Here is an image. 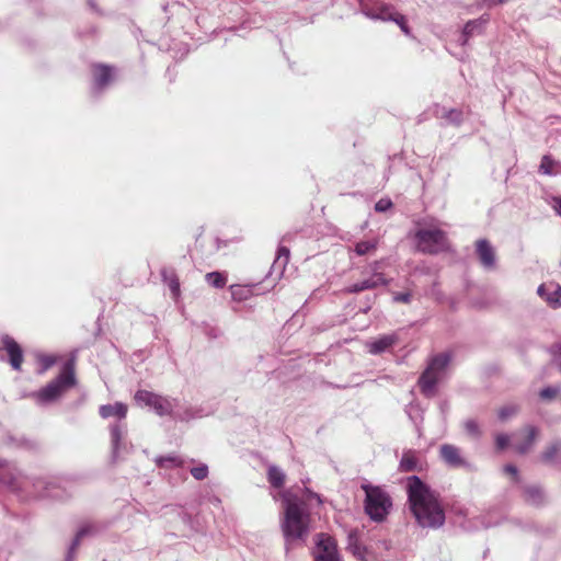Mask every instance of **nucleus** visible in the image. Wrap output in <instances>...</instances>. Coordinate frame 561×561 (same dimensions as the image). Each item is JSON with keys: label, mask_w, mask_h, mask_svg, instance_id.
<instances>
[{"label": "nucleus", "mask_w": 561, "mask_h": 561, "mask_svg": "<svg viewBox=\"0 0 561 561\" xmlns=\"http://www.w3.org/2000/svg\"><path fill=\"white\" fill-rule=\"evenodd\" d=\"M283 502L284 517L282 519V530L286 542V549L295 546H301L309 534L310 514L306 507L307 501H317L321 504V497L318 493L308 488L304 490L299 486L290 488L278 494Z\"/></svg>", "instance_id": "obj_1"}, {"label": "nucleus", "mask_w": 561, "mask_h": 561, "mask_svg": "<svg viewBox=\"0 0 561 561\" xmlns=\"http://www.w3.org/2000/svg\"><path fill=\"white\" fill-rule=\"evenodd\" d=\"M407 493L410 510L420 526L436 529L444 525L446 517L439 495L420 477L407 479Z\"/></svg>", "instance_id": "obj_2"}, {"label": "nucleus", "mask_w": 561, "mask_h": 561, "mask_svg": "<svg viewBox=\"0 0 561 561\" xmlns=\"http://www.w3.org/2000/svg\"><path fill=\"white\" fill-rule=\"evenodd\" d=\"M360 488L365 492V513L376 523L383 522L392 508L389 493L381 486L370 483H363Z\"/></svg>", "instance_id": "obj_3"}, {"label": "nucleus", "mask_w": 561, "mask_h": 561, "mask_svg": "<svg viewBox=\"0 0 561 561\" xmlns=\"http://www.w3.org/2000/svg\"><path fill=\"white\" fill-rule=\"evenodd\" d=\"M76 364L75 359L70 358L64 365L60 374L54 380H51L44 388L39 389L34 397L39 402H49L62 394L66 389H69L76 385Z\"/></svg>", "instance_id": "obj_4"}, {"label": "nucleus", "mask_w": 561, "mask_h": 561, "mask_svg": "<svg viewBox=\"0 0 561 561\" xmlns=\"http://www.w3.org/2000/svg\"><path fill=\"white\" fill-rule=\"evenodd\" d=\"M416 248L425 254H438L449 250L447 233L435 227L420 228L415 231Z\"/></svg>", "instance_id": "obj_5"}, {"label": "nucleus", "mask_w": 561, "mask_h": 561, "mask_svg": "<svg viewBox=\"0 0 561 561\" xmlns=\"http://www.w3.org/2000/svg\"><path fill=\"white\" fill-rule=\"evenodd\" d=\"M449 362L450 355L447 353L438 354L431 359L427 368L419 379V385L424 396L430 398L435 394L436 385L449 365Z\"/></svg>", "instance_id": "obj_6"}, {"label": "nucleus", "mask_w": 561, "mask_h": 561, "mask_svg": "<svg viewBox=\"0 0 561 561\" xmlns=\"http://www.w3.org/2000/svg\"><path fill=\"white\" fill-rule=\"evenodd\" d=\"M360 11L366 18L382 22H390L397 12L392 4L383 0H362Z\"/></svg>", "instance_id": "obj_7"}, {"label": "nucleus", "mask_w": 561, "mask_h": 561, "mask_svg": "<svg viewBox=\"0 0 561 561\" xmlns=\"http://www.w3.org/2000/svg\"><path fill=\"white\" fill-rule=\"evenodd\" d=\"M135 401L139 405L152 408L160 416L170 415L173 411V405L168 398L147 390H138L135 393Z\"/></svg>", "instance_id": "obj_8"}, {"label": "nucleus", "mask_w": 561, "mask_h": 561, "mask_svg": "<svg viewBox=\"0 0 561 561\" xmlns=\"http://www.w3.org/2000/svg\"><path fill=\"white\" fill-rule=\"evenodd\" d=\"M313 556L316 561H341L335 540L325 534H318Z\"/></svg>", "instance_id": "obj_9"}, {"label": "nucleus", "mask_w": 561, "mask_h": 561, "mask_svg": "<svg viewBox=\"0 0 561 561\" xmlns=\"http://www.w3.org/2000/svg\"><path fill=\"white\" fill-rule=\"evenodd\" d=\"M476 255L480 265L485 271H494L496 268L497 257L494 247L488 239H479L474 243Z\"/></svg>", "instance_id": "obj_10"}, {"label": "nucleus", "mask_w": 561, "mask_h": 561, "mask_svg": "<svg viewBox=\"0 0 561 561\" xmlns=\"http://www.w3.org/2000/svg\"><path fill=\"white\" fill-rule=\"evenodd\" d=\"M2 350L5 351L9 363L14 370H21L23 364V350L20 344L10 335H4L1 339Z\"/></svg>", "instance_id": "obj_11"}, {"label": "nucleus", "mask_w": 561, "mask_h": 561, "mask_svg": "<svg viewBox=\"0 0 561 561\" xmlns=\"http://www.w3.org/2000/svg\"><path fill=\"white\" fill-rule=\"evenodd\" d=\"M489 21V14H483L479 19L468 21L458 39L459 44L466 46L471 37L482 34Z\"/></svg>", "instance_id": "obj_12"}, {"label": "nucleus", "mask_w": 561, "mask_h": 561, "mask_svg": "<svg viewBox=\"0 0 561 561\" xmlns=\"http://www.w3.org/2000/svg\"><path fill=\"white\" fill-rule=\"evenodd\" d=\"M399 342L398 333L385 334L373 341L367 342L368 352L373 355H379L390 351Z\"/></svg>", "instance_id": "obj_13"}, {"label": "nucleus", "mask_w": 561, "mask_h": 561, "mask_svg": "<svg viewBox=\"0 0 561 561\" xmlns=\"http://www.w3.org/2000/svg\"><path fill=\"white\" fill-rule=\"evenodd\" d=\"M388 284L389 279L386 278L385 274H375L360 282L354 283L346 288V291L350 294H357L364 290L375 289L379 286H387Z\"/></svg>", "instance_id": "obj_14"}, {"label": "nucleus", "mask_w": 561, "mask_h": 561, "mask_svg": "<svg viewBox=\"0 0 561 561\" xmlns=\"http://www.w3.org/2000/svg\"><path fill=\"white\" fill-rule=\"evenodd\" d=\"M538 431L535 426H527L525 430L515 434L514 448L519 454H525L529 450L537 437Z\"/></svg>", "instance_id": "obj_15"}, {"label": "nucleus", "mask_w": 561, "mask_h": 561, "mask_svg": "<svg viewBox=\"0 0 561 561\" xmlns=\"http://www.w3.org/2000/svg\"><path fill=\"white\" fill-rule=\"evenodd\" d=\"M537 294L552 308L561 307V286L553 283L541 284L537 289Z\"/></svg>", "instance_id": "obj_16"}, {"label": "nucleus", "mask_w": 561, "mask_h": 561, "mask_svg": "<svg viewBox=\"0 0 561 561\" xmlns=\"http://www.w3.org/2000/svg\"><path fill=\"white\" fill-rule=\"evenodd\" d=\"M440 458L444 462L454 468L466 466L465 459L461 457L460 449L450 444H444L439 448Z\"/></svg>", "instance_id": "obj_17"}, {"label": "nucleus", "mask_w": 561, "mask_h": 561, "mask_svg": "<svg viewBox=\"0 0 561 561\" xmlns=\"http://www.w3.org/2000/svg\"><path fill=\"white\" fill-rule=\"evenodd\" d=\"M91 70L94 84L98 89H103L111 82L113 76L112 67L103 64H95L92 66Z\"/></svg>", "instance_id": "obj_18"}, {"label": "nucleus", "mask_w": 561, "mask_h": 561, "mask_svg": "<svg viewBox=\"0 0 561 561\" xmlns=\"http://www.w3.org/2000/svg\"><path fill=\"white\" fill-rule=\"evenodd\" d=\"M289 249L283 244L278 247L276 259L274 260L271 266V275H275V277H280L286 268V265L289 262Z\"/></svg>", "instance_id": "obj_19"}, {"label": "nucleus", "mask_w": 561, "mask_h": 561, "mask_svg": "<svg viewBox=\"0 0 561 561\" xmlns=\"http://www.w3.org/2000/svg\"><path fill=\"white\" fill-rule=\"evenodd\" d=\"M127 405L122 402H116L114 404H104L101 405L99 409V413L103 419H108L111 416L125 419L127 415Z\"/></svg>", "instance_id": "obj_20"}, {"label": "nucleus", "mask_w": 561, "mask_h": 561, "mask_svg": "<svg viewBox=\"0 0 561 561\" xmlns=\"http://www.w3.org/2000/svg\"><path fill=\"white\" fill-rule=\"evenodd\" d=\"M539 172L546 175L561 174V162L543 156L539 165Z\"/></svg>", "instance_id": "obj_21"}, {"label": "nucleus", "mask_w": 561, "mask_h": 561, "mask_svg": "<svg viewBox=\"0 0 561 561\" xmlns=\"http://www.w3.org/2000/svg\"><path fill=\"white\" fill-rule=\"evenodd\" d=\"M162 277L164 283L168 284L174 298L180 296V280L173 270H163Z\"/></svg>", "instance_id": "obj_22"}, {"label": "nucleus", "mask_w": 561, "mask_h": 561, "mask_svg": "<svg viewBox=\"0 0 561 561\" xmlns=\"http://www.w3.org/2000/svg\"><path fill=\"white\" fill-rule=\"evenodd\" d=\"M267 479L273 488L279 489L284 485L285 473L279 467L270 466L267 470Z\"/></svg>", "instance_id": "obj_23"}, {"label": "nucleus", "mask_w": 561, "mask_h": 561, "mask_svg": "<svg viewBox=\"0 0 561 561\" xmlns=\"http://www.w3.org/2000/svg\"><path fill=\"white\" fill-rule=\"evenodd\" d=\"M524 495L526 502L533 504V505H539L543 502V492L542 490L537 485H530L526 486L524 489Z\"/></svg>", "instance_id": "obj_24"}, {"label": "nucleus", "mask_w": 561, "mask_h": 561, "mask_svg": "<svg viewBox=\"0 0 561 561\" xmlns=\"http://www.w3.org/2000/svg\"><path fill=\"white\" fill-rule=\"evenodd\" d=\"M156 463L160 468L170 469L182 467L184 465V460L176 455L161 456L156 459Z\"/></svg>", "instance_id": "obj_25"}, {"label": "nucleus", "mask_w": 561, "mask_h": 561, "mask_svg": "<svg viewBox=\"0 0 561 561\" xmlns=\"http://www.w3.org/2000/svg\"><path fill=\"white\" fill-rule=\"evenodd\" d=\"M399 468L403 472L414 471L417 468V457L416 455L409 450L403 454Z\"/></svg>", "instance_id": "obj_26"}, {"label": "nucleus", "mask_w": 561, "mask_h": 561, "mask_svg": "<svg viewBox=\"0 0 561 561\" xmlns=\"http://www.w3.org/2000/svg\"><path fill=\"white\" fill-rule=\"evenodd\" d=\"M377 245H378L377 239L359 241L354 245V252L359 256L366 255V254H369L370 252L375 251L377 249Z\"/></svg>", "instance_id": "obj_27"}, {"label": "nucleus", "mask_w": 561, "mask_h": 561, "mask_svg": "<svg viewBox=\"0 0 561 561\" xmlns=\"http://www.w3.org/2000/svg\"><path fill=\"white\" fill-rule=\"evenodd\" d=\"M443 119L446 121L447 124L459 126L463 121V114L460 110L451 108V110H444V113L440 116Z\"/></svg>", "instance_id": "obj_28"}, {"label": "nucleus", "mask_w": 561, "mask_h": 561, "mask_svg": "<svg viewBox=\"0 0 561 561\" xmlns=\"http://www.w3.org/2000/svg\"><path fill=\"white\" fill-rule=\"evenodd\" d=\"M207 282L216 288H222L226 285V277L219 272L206 274Z\"/></svg>", "instance_id": "obj_29"}, {"label": "nucleus", "mask_w": 561, "mask_h": 561, "mask_svg": "<svg viewBox=\"0 0 561 561\" xmlns=\"http://www.w3.org/2000/svg\"><path fill=\"white\" fill-rule=\"evenodd\" d=\"M208 467L205 463H198L191 469V474L194 479L202 481L208 477Z\"/></svg>", "instance_id": "obj_30"}, {"label": "nucleus", "mask_w": 561, "mask_h": 561, "mask_svg": "<svg viewBox=\"0 0 561 561\" xmlns=\"http://www.w3.org/2000/svg\"><path fill=\"white\" fill-rule=\"evenodd\" d=\"M38 363L41 365L39 373H44L55 365L56 357L48 354L38 355Z\"/></svg>", "instance_id": "obj_31"}, {"label": "nucleus", "mask_w": 561, "mask_h": 561, "mask_svg": "<svg viewBox=\"0 0 561 561\" xmlns=\"http://www.w3.org/2000/svg\"><path fill=\"white\" fill-rule=\"evenodd\" d=\"M390 22H394L407 36H411V30L408 26L407 19L403 14L397 11Z\"/></svg>", "instance_id": "obj_32"}, {"label": "nucleus", "mask_w": 561, "mask_h": 561, "mask_svg": "<svg viewBox=\"0 0 561 561\" xmlns=\"http://www.w3.org/2000/svg\"><path fill=\"white\" fill-rule=\"evenodd\" d=\"M92 531V526H84L82 528L79 529V531L77 533L75 539H73V542L70 547V552H75L77 550V548L79 547L80 542H81V539L87 536L88 534H90Z\"/></svg>", "instance_id": "obj_33"}, {"label": "nucleus", "mask_w": 561, "mask_h": 561, "mask_svg": "<svg viewBox=\"0 0 561 561\" xmlns=\"http://www.w3.org/2000/svg\"><path fill=\"white\" fill-rule=\"evenodd\" d=\"M463 427H465L466 432L469 435H471V436H473L476 438L480 437L481 431H480V427H479V424H478L477 421H474V420H467L463 423Z\"/></svg>", "instance_id": "obj_34"}, {"label": "nucleus", "mask_w": 561, "mask_h": 561, "mask_svg": "<svg viewBox=\"0 0 561 561\" xmlns=\"http://www.w3.org/2000/svg\"><path fill=\"white\" fill-rule=\"evenodd\" d=\"M516 413H517L516 405H505L499 410V419L501 421H506L511 416L515 415Z\"/></svg>", "instance_id": "obj_35"}, {"label": "nucleus", "mask_w": 561, "mask_h": 561, "mask_svg": "<svg viewBox=\"0 0 561 561\" xmlns=\"http://www.w3.org/2000/svg\"><path fill=\"white\" fill-rule=\"evenodd\" d=\"M230 289L233 300L243 301L245 298V288L243 285H232Z\"/></svg>", "instance_id": "obj_36"}, {"label": "nucleus", "mask_w": 561, "mask_h": 561, "mask_svg": "<svg viewBox=\"0 0 561 561\" xmlns=\"http://www.w3.org/2000/svg\"><path fill=\"white\" fill-rule=\"evenodd\" d=\"M559 391H560L559 386L546 387L540 391L539 396L541 399L549 400V399L554 398L559 393Z\"/></svg>", "instance_id": "obj_37"}, {"label": "nucleus", "mask_w": 561, "mask_h": 561, "mask_svg": "<svg viewBox=\"0 0 561 561\" xmlns=\"http://www.w3.org/2000/svg\"><path fill=\"white\" fill-rule=\"evenodd\" d=\"M122 436V428L118 425H114L111 427V438L115 449L118 448Z\"/></svg>", "instance_id": "obj_38"}, {"label": "nucleus", "mask_w": 561, "mask_h": 561, "mask_svg": "<svg viewBox=\"0 0 561 561\" xmlns=\"http://www.w3.org/2000/svg\"><path fill=\"white\" fill-rule=\"evenodd\" d=\"M559 453H561V442L554 444L553 446H551L545 454H543V459L546 461H550L552 460Z\"/></svg>", "instance_id": "obj_39"}, {"label": "nucleus", "mask_w": 561, "mask_h": 561, "mask_svg": "<svg viewBox=\"0 0 561 561\" xmlns=\"http://www.w3.org/2000/svg\"><path fill=\"white\" fill-rule=\"evenodd\" d=\"M392 202L389 198H381L375 204V210L378 213H383L391 208Z\"/></svg>", "instance_id": "obj_40"}, {"label": "nucleus", "mask_w": 561, "mask_h": 561, "mask_svg": "<svg viewBox=\"0 0 561 561\" xmlns=\"http://www.w3.org/2000/svg\"><path fill=\"white\" fill-rule=\"evenodd\" d=\"M510 443V437L506 434H499L495 438L497 449H504Z\"/></svg>", "instance_id": "obj_41"}, {"label": "nucleus", "mask_w": 561, "mask_h": 561, "mask_svg": "<svg viewBox=\"0 0 561 561\" xmlns=\"http://www.w3.org/2000/svg\"><path fill=\"white\" fill-rule=\"evenodd\" d=\"M396 302L409 304L411 301L410 293H397L393 296Z\"/></svg>", "instance_id": "obj_42"}, {"label": "nucleus", "mask_w": 561, "mask_h": 561, "mask_svg": "<svg viewBox=\"0 0 561 561\" xmlns=\"http://www.w3.org/2000/svg\"><path fill=\"white\" fill-rule=\"evenodd\" d=\"M381 265H382V261H374V262H371V263L368 265V268H369L370 275H375V274H383L382 272H380V270H381Z\"/></svg>", "instance_id": "obj_43"}, {"label": "nucleus", "mask_w": 561, "mask_h": 561, "mask_svg": "<svg viewBox=\"0 0 561 561\" xmlns=\"http://www.w3.org/2000/svg\"><path fill=\"white\" fill-rule=\"evenodd\" d=\"M503 470L505 473L511 474L515 480L518 479V470L514 465H506Z\"/></svg>", "instance_id": "obj_44"}, {"label": "nucleus", "mask_w": 561, "mask_h": 561, "mask_svg": "<svg viewBox=\"0 0 561 561\" xmlns=\"http://www.w3.org/2000/svg\"><path fill=\"white\" fill-rule=\"evenodd\" d=\"M553 208L561 216V197L553 198Z\"/></svg>", "instance_id": "obj_45"}, {"label": "nucleus", "mask_w": 561, "mask_h": 561, "mask_svg": "<svg viewBox=\"0 0 561 561\" xmlns=\"http://www.w3.org/2000/svg\"><path fill=\"white\" fill-rule=\"evenodd\" d=\"M248 294H259L257 284H250L247 285Z\"/></svg>", "instance_id": "obj_46"}, {"label": "nucleus", "mask_w": 561, "mask_h": 561, "mask_svg": "<svg viewBox=\"0 0 561 561\" xmlns=\"http://www.w3.org/2000/svg\"><path fill=\"white\" fill-rule=\"evenodd\" d=\"M352 540H353V536L350 535V547L352 548L354 554L360 556L359 548L357 546H353Z\"/></svg>", "instance_id": "obj_47"}, {"label": "nucleus", "mask_w": 561, "mask_h": 561, "mask_svg": "<svg viewBox=\"0 0 561 561\" xmlns=\"http://www.w3.org/2000/svg\"><path fill=\"white\" fill-rule=\"evenodd\" d=\"M440 409H442V411H443V413H444V412L448 409L447 403H446V402H443V403L440 404Z\"/></svg>", "instance_id": "obj_48"}, {"label": "nucleus", "mask_w": 561, "mask_h": 561, "mask_svg": "<svg viewBox=\"0 0 561 561\" xmlns=\"http://www.w3.org/2000/svg\"><path fill=\"white\" fill-rule=\"evenodd\" d=\"M7 467V462L0 460V471Z\"/></svg>", "instance_id": "obj_49"}, {"label": "nucleus", "mask_w": 561, "mask_h": 561, "mask_svg": "<svg viewBox=\"0 0 561 561\" xmlns=\"http://www.w3.org/2000/svg\"><path fill=\"white\" fill-rule=\"evenodd\" d=\"M272 282H270L267 285L264 286L263 291L268 290L270 287H272Z\"/></svg>", "instance_id": "obj_50"}, {"label": "nucleus", "mask_w": 561, "mask_h": 561, "mask_svg": "<svg viewBox=\"0 0 561 561\" xmlns=\"http://www.w3.org/2000/svg\"><path fill=\"white\" fill-rule=\"evenodd\" d=\"M201 240H202V236H199V237L196 239V243H198Z\"/></svg>", "instance_id": "obj_51"}]
</instances>
